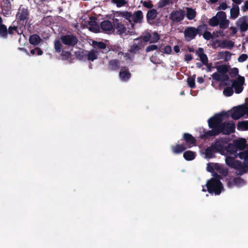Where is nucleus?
<instances>
[{
  "label": "nucleus",
  "instance_id": "5fc2aeb1",
  "mask_svg": "<svg viewBox=\"0 0 248 248\" xmlns=\"http://www.w3.org/2000/svg\"><path fill=\"white\" fill-rule=\"evenodd\" d=\"M217 17V19H219V21L224 20L226 19V15L224 12L219 11L218 12L216 16Z\"/></svg>",
  "mask_w": 248,
  "mask_h": 248
},
{
  "label": "nucleus",
  "instance_id": "473e14b6",
  "mask_svg": "<svg viewBox=\"0 0 248 248\" xmlns=\"http://www.w3.org/2000/svg\"><path fill=\"white\" fill-rule=\"evenodd\" d=\"M61 40H56L54 43L55 50L57 53H60L63 50V46Z\"/></svg>",
  "mask_w": 248,
  "mask_h": 248
},
{
  "label": "nucleus",
  "instance_id": "423d86ee",
  "mask_svg": "<svg viewBox=\"0 0 248 248\" xmlns=\"http://www.w3.org/2000/svg\"><path fill=\"white\" fill-rule=\"evenodd\" d=\"M60 39L62 43L68 46L74 47L78 42L77 36L72 33L62 34Z\"/></svg>",
  "mask_w": 248,
  "mask_h": 248
},
{
  "label": "nucleus",
  "instance_id": "4c0bfd02",
  "mask_svg": "<svg viewBox=\"0 0 248 248\" xmlns=\"http://www.w3.org/2000/svg\"><path fill=\"white\" fill-rule=\"evenodd\" d=\"M239 157L241 159L244 160V163L248 161V144L247 145V150L239 153Z\"/></svg>",
  "mask_w": 248,
  "mask_h": 248
},
{
  "label": "nucleus",
  "instance_id": "cd10ccee",
  "mask_svg": "<svg viewBox=\"0 0 248 248\" xmlns=\"http://www.w3.org/2000/svg\"><path fill=\"white\" fill-rule=\"evenodd\" d=\"M88 25L90 26L89 30L91 31L96 32V31L99 29V26L97 24L95 18L93 17H90V21L88 22Z\"/></svg>",
  "mask_w": 248,
  "mask_h": 248
},
{
  "label": "nucleus",
  "instance_id": "39448f33",
  "mask_svg": "<svg viewBox=\"0 0 248 248\" xmlns=\"http://www.w3.org/2000/svg\"><path fill=\"white\" fill-rule=\"evenodd\" d=\"M245 114L248 115V107L245 105L233 107L231 114V117L233 120H238Z\"/></svg>",
  "mask_w": 248,
  "mask_h": 248
},
{
  "label": "nucleus",
  "instance_id": "c756f323",
  "mask_svg": "<svg viewBox=\"0 0 248 248\" xmlns=\"http://www.w3.org/2000/svg\"><path fill=\"white\" fill-rule=\"evenodd\" d=\"M231 17L236 18L239 14V7L238 5L233 6L230 11Z\"/></svg>",
  "mask_w": 248,
  "mask_h": 248
},
{
  "label": "nucleus",
  "instance_id": "09e8293b",
  "mask_svg": "<svg viewBox=\"0 0 248 248\" xmlns=\"http://www.w3.org/2000/svg\"><path fill=\"white\" fill-rule=\"evenodd\" d=\"M219 58L224 59L225 61H227L228 59H230L231 58V54L230 52L228 51H225V52H220L218 54Z\"/></svg>",
  "mask_w": 248,
  "mask_h": 248
},
{
  "label": "nucleus",
  "instance_id": "de8ad7c7",
  "mask_svg": "<svg viewBox=\"0 0 248 248\" xmlns=\"http://www.w3.org/2000/svg\"><path fill=\"white\" fill-rule=\"evenodd\" d=\"M233 93V91L232 86L226 87L223 90V94L226 96H231Z\"/></svg>",
  "mask_w": 248,
  "mask_h": 248
},
{
  "label": "nucleus",
  "instance_id": "412c9836",
  "mask_svg": "<svg viewBox=\"0 0 248 248\" xmlns=\"http://www.w3.org/2000/svg\"><path fill=\"white\" fill-rule=\"evenodd\" d=\"M212 77L213 79L216 81L222 82L229 81V77L227 73L220 75L218 73L215 72L212 75Z\"/></svg>",
  "mask_w": 248,
  "mask_h": 248
},
{
  "label": "nucleus",
  "instance_id": "5701e85b",
  "mask_svg": "<svg viewBox=\"0 0 248 248\" xmlns=\"http://www.w3.org/2000/svg\"><path fill=\"white\" fill-rule=\"evenodd\" d=\"M132 17L134 22L136 23H141L143 18L142 12L140 10L135 12Z\"/></svg>",
  "mask_w": 248,
  "mask_h": 248
},
{
  "label": "nucleus",
  "instance_id": "2f4dec72",
  "mask_svg": "<svg viewBox=\"0 0 248 248\" xmlns=\"http://www.w3.org/2000/svg\"><path fill=\"white\" fill-rule=\"evenodd\" d=\"M196 15V11L191 8H186V17L189 20L193 19Z\"/></svg>",
  "mask_w": 248,
  "mask_h": 248
},
{
  "label": "nucleus",
  "instance_id": "e433bc0d",
  "mask_svg": "<svg viewBox=\"0 0 248 248\" xmlns=\"http://www.w3.org/2000/svg\"><path fill=\"white\" fill-rule=\"evenodd\" d=\"M0 37L3 39L7 38V28L4 24L0 25Z\"/></svg>",
  "mask_w": 248,
  "mask_h": 248
},
{
  "label": "nucleus",
  "instance_id": "c85d7f7f",
  "mask_svg": "<svg viewBox=\"0 0 248 248\" xmlns=\"http://www.w3.org/2000/svg\"><path fill=\"white\" fill-rule=\"evenodd\" d=\"M86 52L83 49L78 50L75 52L76 58L80 61H85L86 60Z\"/></svg>",
  "mask_w": 248,
  "mask_h": 248
},
{
  "label": "nucleus",
  "instance_id": "72a5a7b5",
  "mask_svg": "<svg viewBox=\"0 0 248 248\" xmlns=\"http://www.w3.org/2000/svg\"><path fill=\"white\" fill-rule=\"evenodd\" d=\"M207 29V25L206 24H202L199 25L197 28H196V32L197 35L200 36L202 35V33L206 31Z\"/></svg>",
  "mask_w": 248,
  "mask_h": 248
},
{
  "label": "nucleus",
  "instance_id": "6e6d98bb",
  "mask_svg": "<svg viewBox=\"0 0 248 248\" xmlns=\"http://www.w3.org/2000/svg\"><path fill=\"white\" fill-rule=\"evenodd\" d=\"M112 2L115 3L118 7H122L126 4L125 0H112Z\"/></svg>",
  "mask_w": 248,
  "mask_h": 248
},
{
  "label": "nucleus",
  "instance_id": "864d4df0",
  "mask_svg": "<svg viewBox=\"0 0 248 248\" xmlns=\"http://www.w3.org/2000/svg\"><path fill=\"white\" fill-rule=\"evenodd\" d=\"M2 8L12 9V4L10 0H3L1 5Z\"/></svg>",
  "mask_w": 248,
  "mask_h": 248
},
{
  "label": "nucleus",
  "instance_id": "3c124183",
  "mask_svg": "<svg viewBox=\"0 0 248 248\" xmlns=\"http://www.w3.org/2000/svg\"><path fill=\"white\" fill-rule=\"evenodd\" d=\"M229 20L226 19L219 21V27L221 29H226L229 26Z\"/></svg>",
  "mask_w": 248,
  "mask_h": 248
},
{
  "label": "nucleus",
  "instance_id": "a18cd8bd",
  "mask_svg": "<svg viewBox=\"0 0 248 248\" xmlns=\"http://www.w3.org/2000/svg\"><path fill=\"white\" fill-rule=\"evenodd\" d=\"M61 52V56L62 60H68L71 58V53L70 52L62 50Z\"/></svg>",
  "mask_w": 248,
  "mask_h": 248
},
{
  "label": "nucleus",
  "instance_id": "0eeeda50",
  "mask_svg": "<svg viewBox=\"0 0 248 248\" xmlns=\"http://www.w3.org/2000/svg\"><path fill=\"white\" fill-rule=\"evenodd\" d=\"M235 124L233 122H223L217 133V135L220 133L224 135H229L235 132Z\"/></svg>",
  "mask_w": 248,
  "mask_h": 248
},
{
  "label": "nucleus",
  "instance_id": "58836bf2",
  "mask_svg": "<svg viewBox=\"0 0 248 248\" xmlns=\"http://www.w3.org/2000/svg\"><path fill=\"white\" fill-rule=\"evenodd\" d=\"M217 72L219 74H226L228 71V68L226 65H220L216 67Z\"/></svg>",
  "mask_w": 248,
  "mask_h": 248
},
{
  "label": "nucleus",
  "instance_id": "ea45409f",
  "mask_svg": "<svg viewBox=\"0 0 248 248\" xmlns=\"http://www.w3.org/2000/svg\"><path fill=\"white\" fill-rule=\"evenodd\" d=\"M43 51L39 47H35L34 49H32L30 51V55L41 56L43 54Z\"/></svg>",
  "mask_w": 248,
  "mask_h": 248
},
{
  "label": "nucleus",
  "instance_id": "9b49d317",
  "mask_svg": "<svg viewBox=\"0 0 248 248\" xmlns=\"http://www.w3.org/2000/svg\"><path fill=\"white\" fill-rule=\"evenodd\" d=\"M181 140H184L185 141V143L184 144L188 148H190L195 146L196 143V140L195 138L188 133H184Z\"/></svg>",
  "mask_w": 248,
  "mask_h": 248
},
{
  "label": "nucleus",
  "instance_id": "f3484780",
  "mask_svg": "<svg viewBox=\"0 0 248 248\" xmlns=\"http://www.w3.org/2000/svg\"><path fill=\"white\" fill-rule=\"evenodd\" d=\"M142 46V41L139 38L135 39L134 43L130 46L129 51L132 53H137L141 49Z\"/></svg>",
  "mask_w": 248,
  "mask_h": 248
},
{
  "label": "nucleus",
  "instance_id": "4468645a",
  "mask_svg": "<svg viewBox=\"0 0 248 248\" xmlns=\"http://www.w3.org/2000/svg\"><path fill=\"white\" fill-rule=\"evenodd\" d=\"M212 145L217 153H220L222 155L225 154V148L226 146H224V143L223 140H216L215 142L214 143H212Z\"/></svg>",
  "mask_w": 248,
  "mask_h": 248
},
{
  "label": "nucleus",
  "instance_id": "b1692460",
  "mask_svg": "<svg viewBox=\"0 0 248 248\" xmlns=\"http://www.w3.org/2000/svg\"><path fill=\"white\" fill-rule=\"evenodd\" d=\"M157 15L156 10L155 9H151L149 10L146 15L147 21L149 23L153 22V20L155 18Z\"/></svg>",
  "mask_w": 248,
  "mask_h": 248
},
{
  "label": "nucleus",
  "instance_id": "aec40b11",
  "mask_svg": "<svg viewBox=\"0 0 248 248\" xmlns=\"http://www.w3.org/2000/svg\"><path fill=\"white\" fill-rule=\"evenodd\" d=\"M247 140L245 139L241 138L233 141V144L238 150H243L247 147Z\"/></svg>",
  "mask_w": 248,
  "mask_h": 248
},
{
  "label": "nucleus",
  "instance_id": "0e129e2a",
  "mask_svg": "<svg viewBox=\"0 0 248 248\" xmlns=\"http://www.w3.org/2000/svg\"><path fill=\"white\" fill-rule=\"evenodd\" d=\"M12 9H6L2 7V14L4 16H8L11 13Z\"/></svg>",
  "mask_w": 248,
  "mask_h": 248
},
{
  "label": "nucleus",
  "instance_id": "f257e3e1",
  "mask_svg": "<svg viewBox=\"0 0 248 248\" xmlns=\"http://www.w3.org/2000/svg\"><path fill=\"white\" fill-rule=\"evenodd\" d=\"M226 164L232 168H234L236 170V173L239 171L244 164L238 160H235V159L239 157V153H237L238 150L234 144L230 143L225 147Z\"/></svg>",
  "mask_w": 248,
  "mask_h": 248
},
{
  "label": "nucleus",
  "instance_id": "69168bd1",
  "mask_svg": "<svg viewBox=\"0 0 248 248\" xmlns=\"http://www.w3.org/2000/svg\"><path fill=\"white\" fill-rule=\"evenodd\" d=\"M157 49V46L156 45H150L149 46H148L146 48V51L147 52H149L150 51H154V50H155L156 49Z\"/></svg>",
  "mask_w": 248,
  "mask_h": 248
},
{
  "label": "nucleus",
  "instance_id": "774afa93",
  "mask_svg": "<svg viewBox=\"0 0 248 248\" xmlns=\"http://www.w3.org/2000/svg\"><path fill=\"white\" fill-rule=\"evenodd\" d=\"M242 10L244 12H246L248 10V0L245 2L244 5L242 7Z\"/></svg>",
  "mask_w": 248,
  "mask_h": 248
},
{
  "label": "nucleus",
  "instance_id": "dca6fc26",
  "mask_svg": "<svg viewBox=\"0 0 248 248\" xmlns=\"http://www.w3.org/2000/svg\"><path fill=\"white\" fill-rule=\"evenodd\" d=\"M172 153L174 154H180L185 151L188 148L184 143H177L175 145L170 146Z\"/></svg>",
  "mask_w": 248,
  "mask_h": 248
},
{
  "label": "nucleus",
  "instance_id": "4be33fe9",
  "mask_svg": "<svg viewBox=\"0 0 248 248\" xmlns=\"http://www.w3.org/2000/svg\"><path fill=\"white\" fill-rule=\"evenodd\" d=\"M42 41V39L37 34L31 35L29 39L30 44L35 46L39 45Z\"/></svg>",
  "mask_w": 248,
  "mask_h": 248
},
{
  "label": "nucleus",
  "instance_id": "20e7f679",
  "mask_svg": "<svg viewBox=\"0 0 248 248\" xmlns=\"http://www.w3.org/2000/svg\"><path fill=\"white\" fill-rule=\"evenodd\" d=\"M30 19V12L27 6L20 5L16 14V24L24 26L26 29V26L29 22Z\"/></svg>",
  "mask_w": 248,
  "mask_h": 248
},
{
  "label": "nucleus",
  "instance_id": "338daca9",
  "mask_svg": "<svg viewBox=\"0 0 248 248\" xmlns=\"http://www.w3.org/2000/svg\"><path fill=\"white\" fill-rule=\"evenodd\" d=\"M229 7L227 5V3L225 2H223L221 3L219 6L217 7V10H225Z\"/></svg>",
  "mask_w": 248,
  "mask_h": 248
},
{
  "label": "nucleus",
  "instance_id": "c9c22d12",
  "mask_svg": "<svg viewBox=\"0 0 248 248\" xmlns=\"http://www.w3.org/2000/svg\"><path fill=\"white\" fill-rule=\"evenodd\" d=\"M92 44L94 48H97L100 49H105L107 47L106 44L103 42L93 41Z\"/></svg>",
  "mask_w": 248,
  "mask_h": 248
},
{
  "label": "nucleus",
  "instance_id": "052dcab7",
  "mask_svg": "<svg viewBox=\"0 0 248 248\" xmlns=\"http://www.w3.org/2000/svg\"><path fill=\"white\" fill-rule=\"evenodd\" d=\"M238 73H239L238 69L237 68H233L231 69V70L230 72V75L232 78H234L237 75H238Z\"/></svg>",
  "mask_w": 248,
  "mask_h": 248
},
{
  "label": "nucleus",
  "instance_id": "f8f14e48",
  "mask_svg": "<svg viewBox=\"0 0 248 248\" xmlns=\"http://www.w3.org/2000/svg\"><path fill=\"white\" fill-rule=\"evenodd\" d=\"M196 31V28L194 27H188L185 30L184 34L186 41L189 42L195 38L197 36Z\"/></svg>",
  "mask_w": 248,
  "mask_h": 248
},
{
  "label": "nucleus",
  "instance_id": "13d9d810",
  "mask_svg": "<svg viewBox=\"0 0 248 248\" xmlns=\"http://www.w3.org/2000/svg\"><path fill=\"white\" fill-rule=\"evenodd\" d=\"M240 29L241 31H246L248 30V24L246 21H244L240 25Z\"/></svg>",
  "mask_w": 248,
  "mask_h": 248
},
{
  "label": "nucleus",
  "instance_id": "49530a36",
  "mask_svg": "<svg viewBox=\"0 0 248 248\" xmlns=\"http://www.w3.org/2000/svg\"><path fill=\"white\" fill-rule=\"evenodd\" d=\"M208 23L210 26L212 27H215L218 25L219 19H217V17L214 16L210 19Z\"/></svg>",
  "mask_w": 248,
  "mask_h": 248
},
{
  "label": "nucleus",
  "instance_id": "ddd939ff",
  "mask_svg": "<svg viewBox=\"0 0 248 248\" xmlns=\"http://www.w3.org/2000/svg\"><path fill=\"white\" fill-rule=\"evenodd\" d=\"M113 26L117 30V33L119 35L126 34L127 29L124 24L117 18H113Z\"/></svg>",
  "mask_w": 248,
  "mask_h": 248
},
{
  "label": "nucleus",
  "instance_id": "bf43d9fd",
  "mask_svg": "<svg viewBox=\"0 0 248 248\" xmlns=\"http://www.w3.org/2000/svg\"><path fill=\"white\" fill-rule=\"evenodd\" d=\"M203 37L206 40H209L213 38L211 33L209 31H205L202 34Z\"/></svg>",
  "mask_w": 248,
  "mask_h": 248
},
{
  "label": "nucleus",
  "instance_id": "7ed1b4c3",
  "mask_svg": "<svg viewBox=\"0 0 248 248\" xmlns=\"http://www.w3.org/2000/svg\"><path fill=\"white\" fill-rule=\"evenodd\" d=\"M214 177L208 180L206 183L207 190L210 193H215V195H219L223 189V185L220 182V176L217 173L213 174Z\"/></svg>",
  "mask_w": 248,
  "mask_h": 248
},
{
  "label": "nucleus",
  "instance_id": "a878e982",
  "mask_svg": "<svg viewBox=\"0 0 248 248\" xmlns=\"http://www.w3.org/2000/svg\"><path fill=\"white\" fill-rule=\"evenodd\" d=\"M87 52L88 53H86V60L89 61L93 62L98 58L97 50L92 49L91 51Z\"/></svg>",
  "mask_w": 248,
  "mask_h": 248
},
{
  "label": "nucleus",
  "instance_id": "f03ea898",
  "mask_svg": "<svg viewBox=\"0 0 248 248\" xmlns=\"http://www.w3.org/2000/svg\"><path fill=\"white\" fill-rule=\"evenodd\" d=\"M224 114L222 113L216 114L208 120L209 127L212 129L200 136L201 139H207L211 137L217 136V133L221 125L223 120Z\"/></svg>",
  "mask_w": 248,
  "mask_h": 248
},
{
  "label": "nucleus",
  "instance_id": "393cba45",
  "mask_svg": "<svg viewBox=\"0 0 248 248\" xmlns=\"http://www.w3.org/2000/svg\"><path fill=\"white\" fill-rule=\"evenodd\" d=\"M120 68V62L118 59H113L108 62V69L111 71H117Z\"/></svg>",
  "mask_w": 248,
  "mask_h": 248
},
{
  "label": "nucleus",
  "instance_id": "603ef678",
  "mask_svg": "<svg viewBox=\"0 0 248 248\" xmlns=\"http://www.w3.org/2000/svg\"><path fill=\"white\" fill-rule=\"evenodd\" d=\"M160 39V36L158 33L155 32L151 35L150 43H156Z\"/></svg>",
  "mask_w": 248,
  "mask_h": 248
},
{
  "label": "nucleus",
  "instance_id": "c03bdc74",
  "mask_svg": "<svg viewBox=\"0 0 248 248\" xmlns=\"http://www.w3.org/2000/svg\"><path fill=\"white\" fill-rule=\"evenodd\" d=\"M195 75H194V77H189L187 78V82L188 86L191 88L194 89L195 88Z\"/></svg>",
  "mask_w": 248,
  "mask_h": 248
},
{
  "label": "nucleus",
  "instance_id": "2eb2a0df",
  "mask_svg": "<svg viewBox=\"0 0 248 248\" xmlns=\"http://www.w3.org/2000/svg\"><path fill=\"white\" fill-rule=\"evenodd\" d=\"M119 76L121 79L123 81H127L130 78L131 74L127 67L124 66L122 67L119 72Z\"/></svg>",
  "mask_w": 248,
  "mask_h": 248
},
{
  "label": "nucleus",
  "instance_id": "6ab92c4d",
  "mask_svg": "<svg viewBox=\"0 0 248 248\" xmlns=\"http://www.w3.org/2000/svg\"><path fill=\"white\" fill-rule=\"evenodd\" d=\"M196 54L200 58V61L203 65H207L208 59L207 55L204 53L203 48L199 47L196 51Z\"/></svg>",
  "mask_w": 248,
  "mask_h": 248
},
{
  "label": "nucleus",
  "instance_id": "f704fd0d",
  "mask_svg": "<svg viewBox=\"0 0 248 248\" xmlns=\"http://www.w3.org/2000/svg\"><path fill=\"white\" fill-rule=\"evenodd\" d=\"M237 128L239 130H248V121L239 122Z\"/></svg>",
  "mask_w": 248,
  "mask_h": 248
},
{
  "label": "nucleus",
  "instance_id": "8fccbe9b",
  "mask_svg": "<svg viewBox=\"0 0 248 248\" xmlns=\"http://www.w3.org/2000/svg\"><path fill=\"white\" fill-rule=\"evenodd\" d=\"M170 3V0H160L157 3V6L158 8H163Z\"/></svg>",
  "mask_w": 248,
  "mask_h": 248
},
{
  "label": "nucleus",
  "instance_id": "37998d69",
  "mask_svg": "<svg viewBox=\"0 0 248 248\" xmlns=\"http://www.w3.org/2000/svg\"><path fill=\"white\" fill-rule=\"evenodd\" d=\"M232 182L233 185L236 186L243 185L245 183L244 180L239 177L234 178L232 180Z\"/></svg>",
  "mask_w": 248,
  "mask_h": 248
},
{
  "label": "nucleus",
  "instance_id": "9d476101",
  "mask_svg": "<svg viewBox=\"0 0 248 248\" xmlns=\"http://www.w3.org/2000/svg\"><path fill=\"white\" fill-rule=\"evenodd\" d=\"M25 30L23 24L16 25V21H14L12 24L7 29V35H13L15 32L17 33L19 35H21L23 33V31Z\"/></svg>",
  "mask_w": 248,
  "mask_h": 248
},
{
  "label": "nucleus",
  "instance_id": "6e6552de",
  "mask_svg": "<svg viewBox=\"0 0 248 248\" xmlns=\"http://www.w3.org/2000/svg\"><path fill=\"white\" fill-rule=\"evenodd\" d=\"M186 16L185 11L182 9L172 11L169 16V18L173 22L178 23L181 22Z\"/></svg>",
  "mask_w": 248,
  "mask_h": 248
},
{
  "label": "nucleus",
  "instance_id": "4d7b16f0",
  "mask_svg": "<svg viewBox=\"0 0 248 248\" xmlns=\"http://www.w3.org/2000/svg\"><path fill=\"white\" fill-rule=\"evenodd\" d=\"M151 34L149 33H147L145 35H144L143 37H140V38H139L144 42H148L151 40Z\"/></svg>",
  "mask_w": 248,
  "mask_h": 248
},
{
  "label": "nucleus",
  "instance_id": "e2e57ef3",
  "mask_svg": "<svg viewBox=\"0 0 248 248\" xmlns=\"http://www.w3.org/2000/svg\"><path fill=\"white\" fill-rule=\"evenodd\" d=\"M248 58V56L246 54H241L238 58V61L240 62H242L246 61Z\"/></svg>",
  "mask_w": 248,
  "mask_h": 248
},
{
  "label": "nucleus",
  "instance_id": "a211bd4d",
  "mask_svg": "<svg viewBox=\"0 0 248 248\" xmlns=\"http://www.w3.org/2000/svg\"><path fill=\"white\" fill-rule=\"evenodd\" d=\"M100 27L103 31L107 33H110L111 31H114L113 25L109 20L102 21L100 24Z\"/></svg>",
  "mask_w": 248,
  "mask_h": 248
},
{
  "label": "nucleus",
  "instance_id": "a19ab883",
  "mask_svg": "<svg viewBox=\"0 0 248 248\" xmlns=\"http://www.w3.org/2000/svg\"><path fill=\"white\" fill-rule=\"evenodd\" d=\"M117 14L118 16L125 17V19L131 22L130 18L132 17V15L130 12L128 11H119L117 12Z\"/></svg>",
  "mask_w": 248,
  "mask_h": 248
},
{
  "label": "nucleus",
  "instance_id": "79ce46f5",
  "mask_svg": "<svg viewBox=\"0 0 248 248\" xmlns=\"http://www.w3.org/2000/svg\"><path fill=\"white\" fill-rule=\"evenodd\" d=\"M248 171V161L247 163H244L241 168L239 171L236 172V174L239 175H242Z\"/></svg>",
  "mask_w": 248,
  "mask_h": 248
},
{
  "label": "nucleus",
  "instance_id": "1a4fd4ad",
  "mask_svg": "<svg viewBox=\"0 0 248 248\" xmlns=\"http://www.w3.org/2000/svg\"><path fill=\"white\" fill-rule=\"evenodd\" d=\"M232 86L234 88L236 93H240L243 90V85L245 83V78L244 77L238 76L236 80H233Z\"/></svg>",
  "mask_w": 248,
  "mask_h": 248
},
{
  "label": "nucleus",
  "instance_id": "680f3d73",
  "mask_svg": "<svg viewBox=\"0 0 248 248\" xmlns=\"http://www.w3.org/2000/svg\"><path fill=\"white\" fill-rule=\"evenodd\" d=\"M141 2L142 3L143 6L147 8L151 9L153 7V5L150 1H141Z\"/></svg>",
  "mask_w": 248,
  "mask_h": 248
},
{
  "label": "nucleus",
  "instance_id": "7c9ffc66",
  "mask_svg": "<svg viewBox=\"0 0 248 248\" xmlns=\"http://www.w3.org/2000/svg\"><path fill=\"white\" fill-rule=\"evenodd\" d=\"M215 153H217L212 145L207 147L205 150V155L206 157L211 158L214 157V154Z\"/></svg>",
  "mask_w": 248,
  "mask_h": 248
},
{
  "label": "nucleus",
  "instance_id": "bb28decb",
  "mask_svg": "<svg viewBox=\"0 0 248 248\" xmlns=\"http://www.w3.org/2000/svg\"><path fill=\"white\" fill-rule=\"evenodd\" d=\"M196 156V153L190 151H186L183 154V157L187 161H191L194 160Z\"/></svg>",
  "mask_w": 248,
  "mask_h": 248
}]
</instances>
